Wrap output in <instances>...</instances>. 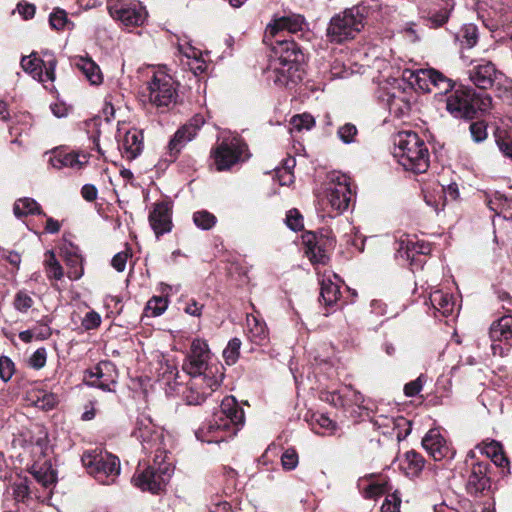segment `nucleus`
<instances>
[{
    "label": "nucleus",
    "mask_w": 512,
    "mask_h": 512,
    "mask_svg": "<svg viewBox=\"0 0 512 512\" xmlns=\"http://www.w3.org/2000/svg\"><path fill=\"white\" fill-rule=\"evenodd\" d=\"M131 435L141 443L146 454H154L152 464L143 470L138 468L133 476V483L142 491L159 493L165 488L173 472L168 461L171 437L147 415L137 417Z\"/></svg>",
    "instance_id": "f257e3e1"
},
{
    "label": "nucleus",
    "mask_w": 512,
    "mask_h": 512,
    "mask_svg": "<svg viewBox=\"0 0 512 512\" xmlns=\"http://www.w3.org/2000/svg\"><path fill=\"white\" fill-rule=\"evenodd\" d=\"M182 370L191 376L184 397L189 405H199L217 390L224 378V368L211 362V352L205 340L194 339Z\"/></svg>",
    "instance_id": "f03ea898"
},
{
    "label": "nucleus",
    "mask_w": 512,
    "mask_h": 512,
    "mask_svg": "<svg viewBox=\"0 0 512 512\" xmlns=\"http://www.w3.org/2000/svg\"><path fill=\"white\" fill-rule=\"evenodd\" d=\"M244 411L233 396L225 397L211 420L196 432L202 442L220 443L234 437L244 424Z\"/></svg>",
    "instance_id": "7ed1b4c3"
},
{
    "label": "nucleus",
    "mask_w": 512,
    "mask_h": 512,
    "mask_svg": "<svg viewBox=\"0 0 512 512\" xmlns=\"http://www.w3.org/2000/svg\"><path fill=\"white\" fill-rule=\"evenodd\" d=\"M273 50L276 58L271 60L267 69L268 80L278 87H289L301 81V52L298 45L292 40H276Z\"/></svg>",
    "instance_id": "20e7f679"
},
{
    "label": "nucleus",
    "mask_w": 512,
    "mask_h": 512,
    "mask_svg": "<svg viewBox=\"0 0 512 512\" xmlns=\"http://www.w3.org/2000/svg\"><path fill=\"white\" fill-rule=\"evenodd\" d=\"M393 156L413 173H424L429 167L428 148L415 132L402 131L394 137Z\"/></svg>",
    "instance_id": "39448f33"
},
{
    "label": "nucleus",
    "mask_w": 512,
    "mask_h": 512,
    "mask_svg": "<svg viewBox=\"0 0 512 512\" xmlns=\"http://www.w3.org/2000/svg\"><path fill=\"white\" fill-rule=\"evenodd\" d=\"M446 110L455 118L472 119L477 112H487L492 98L487 93H476L473 89L460 88L445 97Z\"/></svg>",
    "instance_id": "423d86ee"
},
{
    "label": "nucleus",
    "mask_w": 512,
    "mask_h": 512,
    "mask_svg": "<svg viewBox=\"0 0 512 512\" xmlns=\"http://www.w3.org/2000/svg\"><path fill=\"white\" fill-rule=\"evenodd\" d=\"M367 7L357 5L336 14L331 18L327 28V38L330 42L342 43L354 39L364 28Z\"/></svg>",
    "instance_id": "0eeeda50"
},
{
    "label": "nucleus",
    "mask_w": 512,
    "mask_h": 512,
    "mask_svg": "<svg viewBox=\"0 0 512 512\" xmlns=\"http://www.w3.org/2000/svg\"><path fill=\"white\" fill-rule=\"evenodd\" d=\"M149 102L157 108H169L177 100V83L163 67L152 68L146 83Z\"/></svg>",
    "instance_id": "6e6552de"
},
{
    "label": "nucleus",
    "mask_w": 512,
    "mask_h": 512,
    "mask_svg": "<svg viewBox=\"0 0 512 512\" xmlns=\"http://www.w3.org/2000/svg\"><path fill=\"white\" fill-rule=\"evenodd\" d=\"M81 460L88 473L102 484L114 483L120 473V461L110 453L86 452Z\"/></svg>",
    "instance_id": "1a4fd4ad"
},
{
    "label": "nucleus",
    "mask_w": 512,
    "mask_h": 512,
    "mask_svg": "<svg viewBox=\"0 0 512 512\" xmlns=\"http://www.w3.org/2000/svg\"><path fill=\"white\" fill-rule=\"evenodd\" d=\"M217 171H225L249 158L247 145L238 137L224 139L212 152Z\"/></svg>",
    "instance_id": "9d476101"
},
{
    "label": "nucleus",
    "mask_w": 512,
    "mask_h": 512,
    "mask_svg": "<svg viewBox=\"0 0 512 512\" xmlns=\"http://www.w3.org/2000/svg\"><path fill=\"white\" fill-rule=\"evenodd\" d=\"M352 197L350 178L339 172L332 173L327 188V199L331 208L337 212L347 210Z\"/></svg>",
    "instance_id": "9b49d317"
},
{
    "label": "nucleus",
    "mask_w": 512,
    "mask_h": 512,
    "mask_svg": "<svg viewBox=\"0 0 512 512\" xmlns=\"http://www.w3.org/2000/svg\"><path fill=\"white\" fill-rule=\"evenodd\" d=\"M402 77L411 86L427 92H430L432 87H437L446 92L452 87L450 81L443 74L434 69H405L402 73Z\"/></svg>",
    "instance_id": "f8f14e48"
},
{
    "label": "nucleus",
    "mask_w": 512,
    "mask_h": 512,
    "mask_svg": "<svg viewBox=\"0 0 512 512\" xmlns=\"http://www.w3.org/2000/svg\"><path fill=\"white\" fill-rule=\"evenodd\" d=\"M46 60L40 59L35 53L23 57L21 66L25 72L41 83L53 82L55 80V68L57 61L50 53H45Z\"/></svg>",
    "instance_id": "ddd939ff"
},
{
    "label": "nucleus",
    "mask_w": 512,
    "mask_h": 512,
    "mask_svg": "<svg viewBox=\"0 0 512 512\" xmlns=\"http://www.w3.org/2000/svg\"><path fill=\"white\" fill-rule=\"evenodd\" d=\"M110 15L124 26H140L147 17L145 7L140 3H116L109 6Z\"/></svg>",
    "instance_id": "4468645a"
},
{
    "label": "nucleus",
    "mask_w": 512,
    "mask_h": 512,
    "mask_svg": "<svg viewBox=\"0 0 512 512\" xmlns=\"http://www.w3.org/2000/svg\"><path fill=\"white\" fill-rule=\"evenodd\" d=\"M422 446L435 461L451 460L455 456L454 449L438 429H431L426 433L422 439Z\"/></svg>",
    "instance_id": "2eb2a0df"
},
{
    "label": "nucleus",
    "mask_w": 512,
    "mask_h": 512,
    "mask_svg": "<svg viewBox=\"0 0 512 512\" xmlns=\"http://www.w3.org/2000/svg\"><path fill=\"white\" fill-rule=\"evenodd\" d=\"M490 468V463L485 462H473L469 470L467 471L466 478V490L471 495L482 494L484 491L488 490L491 486L490 477L488 476V471Z\"/></svg>",
    "instance_id": "dca6fc26"
},
{
    "label": "nucleus",
    "mask_w": 512,
    "mask_h": 512,
    "mask_svg": "<svg viewBox=\"0 0 512 512\" xmlns=\"http://www.w3.org/2000/svg\"><path fill=\"white\" fill-rule=\"evenodd\" d=\"M373 423L382 434L395 437L398 441L405 439L411 432L410 421L402 416L377 415Z\"/></svg>",
    "instance_id": "f3484780"
},
{
    "label": "nucleus",
    "mask_w": 512,
    "mask_h": 512,
    "mask_svg": "<svg viewBox=\"0 0 512 512\" xmlns=\"http://www.w3.org/2000/svg\"><path fill=\"white\" fill-rule=\"evenodd\" d=\"M307 26L305 18L299 14H290L282 16L269 24L266 28V36L275 38L276 40H282V33L287 31L288 33H297L303 31Z\"/></svg>",
    "instance_id": "a211bd4d"
},
{
    "label": "nucleus",
    "mask_w": 512,
    "mask_h": 512,
    "mask_svg": "<svg viewBox=\"0 0 512 512\" xmlns=\"http://www.w3.org/2000/svg\"><path fill=\"white\" fill-rule=\"evenodd\" d=\"M149 223L157 238L172 230V207L167 202L156 203L149 214Z\"/></svg>",
    "instance_id": "6ab92c4d"
},
{
    "label": "nucleus",
    "mask_w": 512,
    "mask_h": 512,
    "mask_svg": "<svg viewBox=\"0 0 512 512\" xmlns=\"http://www.w3.org/2000/svg\"><path fill=\"white\" fill-rule=\"evenodd\" d=\"M490 338L494 354H497V349L500 350V355L503 354V348L496 342H504L507 347L512 346V315L503 316L491 325Z\"/></svg>",
    "instance_id": "aec40b11"
},
{
    "label": "nucleus",
    "mask_w": 512,
    "mask_h": 512,
    "mask_svg": "<svg viewBox=\"0 0 512 512\" xmlns=\"http://www.w3.org/2000/svg\"><path fill=\"white\" fill-rule=\"evenodd\" d=\"M396 257L413 264L417 255H426L430 252V246L423 242L414 241L408 235H403L396 242Z\"/></svg>",
    "instance_id": "412c9836"
},
{
    "label": "nucleus",
    "mask_w": 512,
    "mask_h": 512,
    "mask_svg": "<svg viewBox=\"0 0 512 512\" xmlns=\"http://www.w3.org/2000/svg\"><path fill=\"white\" fill-rule=\"evenodd\" d=\"M497 74L498 71L491 61L478 63L468 71L469 79L480 89L491 88Z\"/></svg>",
    "instance_id": "4be33fe9"
},
{
    "label": "nucleus",
    "mask_w": 512,
    "mask_h": 512,
    "mask_svg": "<svg viewBox=\"0 0 512 512\" xmlns=\"http://www.w3.org/2000/svg\"><path fill=\"white\" fill-rule=\"evenodd\" d=\"M49 162L56 169L69 167L74 170H80L88 164L89 156L85 153L56 150L50 157Z\"/></svg>",
    "instance_id": "5701e85b"
},
{
    "label": "nucleus",
    "mask_w": 512,
    "mask_h": 512,
    "mask_svg": "<svg viewBox=\"0 0 512 512\" xmlns=\"http://www.w3.org/2000/svg\"><path fill=\"white\" fill-rule=\"evenodd\" d=\"M338 281V276L333 273L324 274L320 280V301L325 306L332 307L338 302L341 295Z\"/></svg>",
    "instance_id": "b1692460"
},
{
    "label": "nucleus",
    "mask_w": 512,
    "mask_h": 512,
    "mask_svg": "<svg viewBox=\"0 0 512 512\" xmlns=\"http://www.w3.org/2000/svg\"><path fill=\"white\" fill-rule=\"evenodd\" d=\"M111 369L109 362H101L92 369L86 371L85 381L88 385L102 389L103 391H111L112 379L106 378V373Z\"/></svg>",
    "instance_id": "393cba45"
},
{
    "label": "nucleus",
    "mask_w": 512,
    "mask_h": 512,
    "mask_svg": "<svg viewBox=\"0 0 512 512\" xmlns=\"http://www.w3.org/2000/svg\"><path fill=\"white\" fill-rule=\"evenodd\" d=\"M143 146L142 135L136 129L128 130L119 140V149L127 159H135Z\"/></svg>",
    "instance_id": "a878e982"
},
{
    "label": "nucleus",
    "mask_w": 512,
    "mask_h": 512,
    "mask_svg": "<svg viewBox=\"0 0 512 512\" xmlns=\"http://www.w3.org/2000/svg\"><path fill=\"white\" fill-rule=\"evenodd\" d=\"M73 64L77 67L85 78L92 85H100L103 81V75L100 67L89 57L75 56Z\"/></svg>",
    "instance_id": "bb28decb"
},
{
    "label": "nucleus",
    "mask_w": 512,
    "mask_h": 512,
    "mask_svg": "<svg viewBox=\"0 0 512 512\" xmlns=\"http://www.w3.org/2000/svg\"><path fill=\"white\" fill-rule=\"evenodd\" d=\"M247 335L251 342L263 345L268 341V329L266 323L254 314L247 315Z\"/></svg>",
    "instance_id": "cd10ccee"
},
{
    "label": "nucleus",
    "mask_w": 512,
    "mask_h": 512,
    "mask_svg": "<svg viewBox=\"0 0 512 512\" xmlns=\"http://www.w3.org/2000/svg\"><path fill=\"white\" fill-rule=\"evenodd\" d=\"M430 303L442 316H450L455 309V301L451 294L442 290H436L430 294Z\"/></svg>",
    "instance_id": "c85d7f7f"
},
{
    "label": "nucleus",
    "mask_w": 512,
    "mask_h": 512,
    "mask_svg": "<svg viewBox=\"0 0 512 512\" xmlns=\"http://www.w3.org/2000/svg\"><path fill=\"white\" fill-rule=\"evenodd\" d=\"M195 136L194 130L190 126L183 125L180 127L168 144L170 155L175 157Z\"/></svg>",
    "instance_id": "c756f323"
},
{
    "label": "nucleus",
    "mask_w": 512,
    "mask_h": 512,
    "mask_svg": "<svg viewBox=\"0 0 512 512\" xmlns=\"http://www.w3.org/2000/svg\"><path fill=\"white\" fill-rule=\"evenodd\" d=\"M157 359L159 365L157 368L158 377L167 385L179 384L177 381L179 372L176 364L163 355H157Z\"/></svg>",
    "instance_id": "7c9ffc66"
},
{
    "label": "nucleus",
    "mask_w": 512,
    "mask_h": 512,
    "mask_svg": "<svg viewBox=\"0 0 512 512\" xmlns=\"http://www.w3.org/2000/svg\"><path fill=\"white\" fill-rule=\"evenodd\" d=\"M402 468L409 477H417L423 470L425 459L418 452L411 450L405 453Z\"/></svg>",
    "instance_id": "2f4dec72"
},
{
    "label": "nucleus",
    "mask_w": 512,
    "mask_h": 512,
    "mask_svg": "<svg viewBox=\"0 0 512 512\" xmlns=\"http://www.w3.org/2000/svg\"><path fill=\"white\" fill-rule=\"evenodd\" d=\"M29 399L32 403L43 410H50L57 404V396L45 390H31Z\"/></svg>",
    "instance_id": "473e14b6"
},
{
    "label": "nucleus",
    "mask_w": 512,
    "mask_h": 512,
    "mask_svg": "<svg viewBox=\"0 0 512 512\" xmlns=\"http://www.w3.org/2000/svg\"><path fill=\"white\" fill-rule=\"evenodd\" d=\"M14 214L17 217H23L30 214H40L41 210L38 203L32 198L18 199L14 204Z\"/></svg>",
    "instance_id": "72a5a7b5"
},
{
    "label": "nucleus",
    "mask_w": 512,
    "mask_h": 512,
    "mask_svg": "<svg viewBox=\"0 0 512 512\" xmlns=\"http://www.w3.org/2000/svg\"><path fill=\"white\" fill-rule=\"evenodd\" d=\"M312 238H314V236L308 237V239L305 241V253L307 257L310 259L312 263H326L328 260L326 251L317 242H313Z\"/></svg>",
    "instance_id": "f704fd0d"
},
{
    "label": "nucleus",
    "mask_w": 512,
    "mask_h": 512,
    "mask_svg": "<svg viewBox=\"0 0 512 512\" xmlns=\"http://www.w3.org/2000/svg\"><path fill=\"white\" fill-rule=\"evenodd\" d=\"M387 106L390 113L397 117H402L410 111V103L406 99L396 95H389L387 98Z\"/></svg>",
    "instance_id": "c9c22d12"
},
{
    "label": "nucleus",
    "mask_w": 512,
    "mask_h": 512,
    "mask_svg": "<svg viewBox=\"0 0 512 512\" xmlns=\"http://www.w3.org/2000/svg\"><path fill=\"white\" fill-rule=\"evenodd\" d=\"M390 489L388 481L383 477H379L364 488L363 495L365 498L372 499L387 493Z\"/></svg>",
    "instance_id": "e433bc0d"
},
{
    "label": "nucleus",
    "mask_w": 512,
    "mask_h": 512,
    "mask_svg": "<svg viewBox=\"0 0 512 512\" xmlns=\"http://www.w3.org/2000/svg\"><path fill=\"white\" fill-rule=\"evenodd\" d=\"M290 132L293 131L301 132L303 130H310L315 125V119L311 114L303 113L294 115L290 120Z\"/></svg>",
    "instance_id": "4c0bfd02"
},
{
    "label": "nucleus",
    "mask_w": 512,
    "mask_h": 512,
    "mask_svg": "<svg viewBox=\"0 0 512 512\" xmlns=\"http://www.w3.org/2000/svg\"><path fill=\"white\" fill-rule=\"evenodd\" d=\"M32 474L34 475L35 479L45 487H49L56 481L55 472L51 469L50 466L46 464L38 468L34 466L32 469Z\"/></svg>",
    "instance_id": "58836bf2"
},
{
    "label": "nucleus",
    "mask_w": 512,
    "mask_h": 512,
    "mask_svg": "<svg viewBox=\"0 0 512 512\" xmlns=\"http://www.w3.org/2000/svg\"><path fill=\"white\" fill-rule=\"evenodd\" d=\"M45 267L48 278L60 280L63 277V269L52 251L46 253Z\"/></svg>",
    "instance_id": "ea45409f"
},
{
    "label": "nucleus",
    "mask_w": 512,
    "mask_h": 512,
    "mask_svg": "<svg viewBox=\"0 0 512 512\" xmlns=\"http://www.w3.org/2000/svg\"><path fill=\"white\" fill-rule=\"evenodd\" d=\"M49 22L51 27L56 30L72 29L74 27V24L68 20L66 11L59 8L50 14Z\"/></svg>",
    "instance_id": "a19ab883"
},
{
    "label": "nucleus",
    "mask_w": 512,
    "mask_h": 512,
    "mask_svg": "<svg viewBox=\"0 0 512 512\" xmlns=\"http://www.w3.org/2000/svg\"><path fill=\"white\" fill-rule=\"evenodd\" d=\"M193 222L198 228L209 230L215 226L217 218L207 210H200L193 214Z\"/></svg>",
    "instance_id": "79ce46f5"
},
{
    "label": "nucleus",
    "mask_w": 512,
    "mask_h": 512,
    "mask_svg": "<svg viewBox=\"0 0 512 512\" xmlns=\"http://www.w3.org/2000/svg\"><path fill=\"white\" fill-rule=\"evenodd\" d=\"M241 340L239 338H232L226 348L223 350V358L227 365H234L240 355Z\"/></svg>",
    "instance_id": "37998d69"
},
{
    "label": "nucleus",
    "mask_w": 512,
    "mask_h": 512,
    "mask_svg": "<svg viewBox=\"0 0 512 512\" xmlns=\"http://www.w3.org/2000/svg\"><path fill=\"white\" fill-rule=\"evenodd\" d=\"M425 202L427 205L433 207L435 212L438 213L441 211L446 203L445 188L438 186L435 190V194H425Z\"/></svg>",
    "instance_id": "c03bdc74"
},
{
    "label": "nucleus",
    "mask_w": 512,
    "mask_h": 512,
    "mask_svg": "<svg viewBox=\"0 0 512 512\" xmlns=\"http://www.w3.org/2000/svg\"><path fill=\"white\" fill-rule=\"evenodd\" d=\"M461 44L467 48H472L478 40V29L473 24H466L460 31Z\"/></svg>",
    "instance_id": "a18cd8bd"
},
{
    "label": "nucleus",
    "mask_w": 512,
    "mask_h": 512,
    "mask_svg": "<svg viewBox=\"0 0 512 512\" xmlns=\"http://www.w3.org/2000/svg\"><path fill=\"white\" fill-rule=\"evenodd\" d=\"M12 494L16 502L24 501L29 495V487L25 479L13 482L7 489V493Z\"/></svg>",
    "instance_id": "49530a36"
},
{
    "label": "nucleus",
    "mask_w": 512,
    "mask_h": 512,
    "mask_svg": "<svg viewBox=\"0 0 512 512\" xmlns=\"http://www.w3.org/2000/svg\"><path fill=\"white\" fill-rule=\"evenodd\" d=\"M343 396L345 400V407L357 406L363 407L365 401L364 396L357 390H354L351 386H345L343 388Z\"/></svg>",
    "instance_id": "de8ad7c7"
},
{
    "label": "nucleus",
    "mask_w": 512,
    "mask_h": 512,
    "mask_svg": "<svg viewBox=\"0 0 512 512\" xmlns=\"http://www.w3.org/2000/svg\"><path fill=\"white\" fill-rule=\"evenodd\" d=\"M33 304L34 300L25 290H20L15 294L13 306L18 312L26 313Z\"/></svg>",
    "instance_id": "09e8293b"
},
{
    "label": "nucleus",
    "mask_w": 512,
    "mask_h": 512,
    "mask_svg": "<svg viewBox=\"0 0 512 512\" xmlns=\"http://www.w3.org/2000/svg\"><path fill=\"white\" fill-rule=\"evenodd\" d=\"M168 306V301L163 297H152L146 305V312L148 316L156 317L161 315Z\"/></svg>",
    "instance_id": "8fccbe9b"
},
{
    "label": "nucleus",
    "mask_w": 512,
    "mask_h": 512,
    "mask_svg": "<svg viewBox=\"0 0 512 512\" xmlns=\"http://www.w3.org/2000/svg\"><path fill=\"white\" fill-rule=\"evenodd\" d=\"M320 399L335 407H345L343 388L337 391H322L320 393Z\"/></svg>",
    "instance_id": "3c124183"
},
{
    "label": "nucleus",
    "mask_w": 512,
    "mask_h": 512,
    "mask_svg": "<svg viewBox=\"0 0 512 512\" xmlns=\"http://www.w3.org/2000/svg\"><path fill=\"white\" fill-rule=\"evenodd\" d=\"M357 128L354 124L346 123L338 128L337 135L339 139L345 144L355 142L357 136Z\"/></svg>",
    "instance_id": "603ef678"
},
{
    "label": "nucleus",
    "mask_w": 512,
    "mask_h": 512,
    "mask_svg": "<svg viewBox=\"0 0 512 512\" xmlns=\"http://www.w3.org/2000/svg\"><path fill=\"white\" fill-rule=\"evenodd\" d=\"M67 265L70 266L67 276L71 280H78L83 275L82 260L78 255L68 257Z\"/></svg>",
    "instance_id": "864d4df0"
},
{
    "label": "nucleus",
    "mask_w": 512,
    "mask_h": 512,
    "mask_svg": "<svg viewBox=\"0 0 512 512\" xmlns=\"http://www.w3.org/2000/svg\"><path fill=\"white\" fill-rule=\"evenodd\" d=\"M15 373V365L13 361L7 356L0 357V379L3 382H8Z\"/></svg>",
    "instance_id": "5fc2aeb1"
},
{
    "label": "nucleus",
    "mask_w": 512,
    "mask_h": 512,
    "mask_svg": "<svg viewBox=\"0 0 512 512\" xmlns=\"http://www.w3.org/2000/svg\"><path fill=\"white\" fill-rule=\"evenodd\" d=\"M317 424L323 433H333L336 430V423L325 414H314L312 416V425Z\"/></svg>",
    "instance_id": "6e6d98bb"
},
{
    "label": "nucleus",
    "mask_w": 512,
    "mask_h": 512,
    "mask_svg": "<svg viewBox=\"0 0 512 512\" xmlns=\"http://www.w3.org/2000/svg\"><path fill=\"white\" fill-rule=\"evenodd\" d=\"M299 462L298 454L295 449L289 448L281 456V464L285 470H294Z\"/></svg>",
    "instance_id": "4d7b16f0"
},
{
    "label": "nucleus",
    "mask_w": 512,
    "mask_h": 512,
    "mask_svg": "<svg viewBox=\"0 0 512 512\" xmlns=\"http://www.w3.org/2000/svg\"><path fill=\"white\" fill-rule=\"evenodd\" d=\"M470 133L472 136V139L479 143L484 141L487 138V126L484 122L478 121L474 122L470 125Z\"/></svg>",
    "instance_id": "13d9d810"
},
{
    "label": "nucleus",
    "mask_w": 512,
    "mask_h": 512,
    "mask_svg": "<svg viewBox=\"0 0 512 512\" xmlns=\"http://www.w3.org/2000/svg\"><path fill=\"white\" fill-rule=\"evenodd\" d=\"M286 224L293 231H300L303 228V219L298 210L292 209L287 212Z\"/></svg>",
    "instance_id": "bf43d9fd"
},
{
    "label": "nucleus",
    "mask_w": 512,
    "mask_h": 512,
    "mask_svg": "<svg viewBox=\"0 0 512 512\" xmlns=\"http://www.w3.org/2000/svg\"><path fill=\"white\" fill-rule=\"evenodd\" d=\"M451 12V8L442 7L441 9L431 13L429 20L434 27H440L448 21Z\"/></svg>",
    "instance_id": "052dcab7"
},
{
    "label": "nucleus",
    "mask_w": 512,
    "mask_h": 512,
    "mask_svg": "<svg viewBox=\"0 0 512 512\" xmlns=\"http://www.w3.org/2000/svg\"><path fill=\"white\" fill-rule=\"evenodd\" d=\"M47 352L45 348H38L29 358V365L34 369H41L45 366Z\"/></svg>",
    "instance_id": "680f3d73"
},
{
    "label": "nucleus",
    "mask_w": 512,
    "mask_h": 512,
    "mask_svg": "<svg viewBox=\"0 0 512 512\" xmlns=\"http://www.w3.org/2000/svg\"><path fill=\"white\" fill-rule=\"evenodd\" d=\"M424 381H425V377L423 375H420L414 381L407 383L404 386L405 395L407 397H413V396L417 395L422 390Z\"/></svg>",
    "instance_id": "e2e57ef3"
},
{
    "label": "nucleus",
    "mask_w": 512,
    "mask_h": 512,
    "mask_svg": "<svg viewBox=\"0 0 512 512\" xmlns=\"http://www.w3.org/2000/svg\"><path fill=\"white\" fill-rule=\"evenodd\" d=\"M100 324H101V316L95 311L88 312L82 320V326L86 330L95 329V328L99 327Z\"/></svg>",
    "instance_id": "0e129e2a"
},
{
    "label": "nucleus",
    "mask_w": 512,
    "mask_h": 512,
    "mask_svg": "<svg viewBox=\"0 0 512 512\" xmlns=\"http://www.w3.org/2000/svg\"><path fill=\"white\" fill-rule=\"evenodd\" d=\"M401 500L395 494L389 495L381 506V512H399Z\"/></svg>",
    "instance_id": "69168bd1"
},
{
    "label": "nucleus",
    "mask_w": 512,
    "mask_h": 512,
    "mask_svg": "<svg viewBox=\"0 0 512 512\" xmlns=\"http://www.w3.org/2000/svg\"><path fill=\"white\" fill-rule=\"evenodd\" d=\"M128 257V252H119L112 258L111 265L116 271L123 272L126 268Z\"/></svg>",
    "instance_id": "338daca9"
},
{
    "label": "nucleus",
    "mask_w": 512,
    "mask_h": 512,
    "mask_svg": "<svg viewBox=\"0 0 512 512\" xmlns=\"http://www.w3.org/2000/svg\"><path fill=\"white\" fill-rule=\"evenodd\" d=\"M499 150L508 158L512 159V140L511 139H499L497 140Z\"/></svg>",
    "instance_id": "774afa93"
}]
</instances>
